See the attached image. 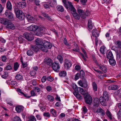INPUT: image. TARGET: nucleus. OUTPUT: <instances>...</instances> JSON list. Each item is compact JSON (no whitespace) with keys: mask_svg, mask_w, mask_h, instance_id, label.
<instances>
[{"mask_svg":"<svg viewBox=\"0 0 121 121\" xmlns=\"http://www.w3.org/2000/svg\"><path fill=\"white\" fill-rule=\"evenodd\" d=\"M78 92L81 94L82 95H85L86 94V92L84 91L83 89L82 88L78 87Z\"/></svg>","mask_w":121,"mask_h":121,"instance_id":"a878e982","label":"nucleus"},{"mask_svg":"<svg viewBox=\"0 0 121 121\" xmlns=\"http://www.w3.org/2000/svg\"><path fill=\"white\" fill-rule=\"evenodd\" d=\"M71 13L75 18L77 19H80V16L76 12V9L74 11H72Z\"/></svg>","mask_w":121,"mask_h":121,"instance_id":"f3484780","label":"nucleus"},{"mask_svg":"<svg viewBox=\"0 0 121 121\" xmlns=\"http://www.w3.org/2000/svg\"><path fill=\"white\" fill-rule=\"evenodd\" d=\"M80 77V74L79 73H77L75 76L74 77L75 79L76 80H77Z\"/></svg>","mask_w":121,"mask_h":121,"instance_id":"69168bd1","label":"nucleus"},{"mask_svg":"<svg viewBox=\"0 0 121 121\" xmlns=\"http://www.w3.org/2000/svg\"><path fill=\"white\" fill-rule=\"evenodd\" d=\"M12 121H22L21 119L19 117H15Z\"/></svg>","mask_w":121,"mask_h":121,"instance_id":"8fccbe9b","label":"nucleus"},{"mask_svg":"<svg viewBox=\"0 0 121 121\" xmlns=\"http://www.w3.org/2000/svg\"><path fill=\"white\" fill-rule=\"evenodd\" d=\"M62 2L64 6L67 9H69L71 12L76 9L71 2L66 1V0H62Z\"/></svg>","mask_w":121,"mask_h":121,"instance_id":"f03ea898","label":"nucleus"},{"mask_svg":"<svg viewBox=\"0 0 121 121\" xmlns=\"http://www.w3.org/2000/svg\"><path fill=\"white\" fill-rule=\"evenodd\" d=\"M94 24L92 23V21L91 20L88 21V27L90 29H92L94 26Z\"/></svg>","mask_w":121,"mask_h":121,"instance_id":"c85d7f7f","label":"nucleus"},{"mask_svg":"<svg viewBox=\"0 0 121 121\" xmlns=\"http://www.w3.org/2000/svg\"><path fill=\"white\" fill-rule=\"evenodd\" d=\"M86 103L89 104H90L92 103V98L90 95L89 94L86 95L84 97Z\"/></svg>","mask_w":121,"mask_h":121,"instance_id":"6e6552de","label":"nucleus"},{"mask_svg":"<svg viewBox=\"0 0 121 121\" xmlns=\"http://www.w3.org/2000/svg\"><path fill=\"white\" fill-rule=\"evenodd\" d=\"M72 87L74 90V91H78L77 86L75 84L73 83L72 85Z\"/></svg>","mask_w":121,"mask_h":121,"instance_id":"a18cd8bd","label":"nucleus"},{"mask_svg":"<svg viewBox=\"0 0 121 121\" xmlns=\"http://www.w3.org/2000/svg\"><path fill=\"white\" fill-rule=\"evenodd\" d=\"M117 114L118 115V119H120L121 117V109H120L118 112L117 113ZM121 121V119L120 120Z\"/></svg>","mask_w":121,"mask_h":121,"instance_id":"864d4df0","label":"nucleus"},{"mask_svg":"<svg viewBox=\"0 0 121 121\" xmlns=\"http://www.w3.org/2000/svg\"><path fill=\"white\" fill-rule=\"evenodd\" d=\"M37 26L35 25H34L33 27V28H32V31H36V32L37 30Z\"/></svg>","mask_w":121,"mask_h":121,"instance_id":"052dcab7","label":"nucleus"},{"mask_svg":"<svg viewBox=\"0 0 121 121\" xmlns=\"http://www.w3.org/2000/svg\"><path fill=\"white\" fill-rule=\"evenodd\" d=\"M117 46L119 48H121V42L119 41H117L116 43Z\"/></svg>","mask_w":121,"mask_h":121,"instance_id":"3c124183","label":"nucleus"},{"mask_svg":"<svg viewBox=\"0 0 121 121\" xmlns=\"http://www.w3.org/2000/svg\"><path fill=\"white\" fill-rule=\"evenodd\" d=\"M82 111L83 112L85 113L87 112V108L84 106L83 108Z\"/></svg>","mask_w":121,"mask_h":121,"instance_id":"774afa93","label":"nucleus"},{"mask_svg":"<svg viewBox=\"0 0 121 121\" xmlns=\"http://www.w3.org/2000/svg\"><path fill=\"white\" fill-rule=\"evenodd\" d=\"M4 15L10 20L13 21L14 20V15L12 13L8 10H7L4 13Z\"/></svg>","mask_w":121,"mask_h":121,"instance_id":"20e7f679","label":"nucleus"},{"mask_svg":"<svg viewBox=\"0 0 121 121\" xmlns=\"http://www.w3.org/2000/svg\"><path fill=\"white\" fill-rule=\"evenodd\" d=\"M98 31L96 29H93L92 32L93 36L95 37H97L99 36V34L97 33Z\"/></svg>","mask_w":121,"mask_h":121,"instance_id":"b1692460","label":"nucleus"},{"mask_svg":"<svg viewBox=\"0 0 121 121\" xmlns=\"http://www.w3.org/2000/svg\"><path fill=\"white\" fill-rule=\"evenodd\" d=\"M6 28L8 29L13 30L15 29V27L14 25L11 22L8 25H7Z\"/></svg>","mask_w":121,"mask_h":121,"instance_id":"a211bd4d","label":"nucleus"},{"mask_svg":"<svg viewBox=\"0 0 121 121\" xmlns=\"http://www.w3.org/2000/svg\"><path fill=\"white\" fill-rule=\"evenodd\" d=\"M47 79L48 81L50 82H52L53 80V78L51 76L48 77L47 78Z\"/></svg>","mask_w":121,"mask_h":121,"instance_id":"0e129e2a","label":"nucleus"},{"mask_svg":"<svg viewBox=\"0 0 121 121\" xmlns=\"http://www.w3.org/2000/svg\"><path fill=\"white\" fill-rule=\"evenodd\" d=\"M6 7L7 9L9 10H11L12 8V6L11 4L10 1H8L6 4Z\"/></svg>","mask_w":121,"mask_h":121,"instance_id":"e433bc0d","label":"nucleus"},{"mask_svg":"<svg viewBox=\"0 0 121 121\" xmlns=\"http://www.w3.org/2000/svg\"><path fill=\"white\" fill-rule=\"evenodd\" d=\"M88 0H80V2L82 4L85 5Z\"/></svg>","mask_w":121,"mask_h":121,"instance_id":"5fc2aeb1","label":"nucleus"},{"mask_svg":"<svg viewBox=\"0 0 121 121\" xmlns=\"http://www.w3.org/2000/svg\"><path fill=\"white\" fill-rule=\"evenodd\" d=\"M106 113L109 118L110 119L112 120V114L108 110H107Z\"/></svg>","mask_w":121,"mask_h":121,"instance_id":"72a5a7b5","label":"nucleus"},{"mask_svg":"<svg viewBox=\"0 0 121 121\" xmlns=\"http://www.w3.org/2000/svg\"><path fill=\"white\" fill-rule=\"evenodd\" d=\"M10 22V21L6 18H0V22L3 24L4 25H6L7 26V25H8Z\"/></svg>","mask_w":121,"mask_h":121,"instance_id":"2eb2a0df","label":"nucleus"},{"mask_svg":"<svg viewBox=\"0 0 121 121\" xmlns=\"http://www.w3.org/2000/svg\"><path fill=\"white\" fill-rule=\"evenodd\" d=\"M105 48V47L104 46H103L100 47L99 50L103 54L104 53Z\"/></svg>","mask_w":121,"mask_h":121,"instance_id":"49530a36","label":"nucleus"},{"mask_svg":"<svg viewBox=\"0 0 121 121\" xmlns=\"http://www.w3.org/2000/svg\"><path fill=\"white\" fill-rule=\"evenodd\" d=\"M74 69L77 71L80 70L81 69L80 66L78 65H77L75 66Z\"/></svg>","mask_w":121,"mask_h":121,"instance_id":"6e6d98bb","label":"nucleus"},{"mask_svg":"<svg viewBox=\"0 0 121 121\" xmlns=\"http://www.w3.org/2000/svg\"><path fill=\"white\" fill-rule=\"evenodd\" d=\"M92 85L94 91V92L96 91L97 89V87L96 84L95 83L93 82L92 83Z\"/></svg>","mask_w":121,"mask_h":121,"instance_id":"cd10ccee","label":"nucleus"},{"mask_svg":"<svg viewBox=\"0 0 121 121\" xmlns=\"http://www.w3.org/2000/svg\"><path fill=\"white\" fill-rule=\"evenodd\" d=\"M100 69L104 73H106L107 71V69L105 66L102 65H101L99 66Z\"/></svg>","mask_w":121,"mask_h":121,"instance_id":"7c9ffc66","label":"nucleus"},{"mask_svg":"<svg viewBox=\"0 0 121 121\" xmlns=\"http://www.w3.org/2000/svg\"><path fill=\"white\" fill-rule=\"evenodd\" d=\"M34 89L37 92H39L40 90V89L38 87H34Z\"/></svg>","mask_w":121,"mask_h":121,"instance_id":"bf43d9fd","label":"nucleus"},{"mask_svg":"<svg viewBox=\"0 0 121 121\" xmlns=\"http://www.w3.org/2000/svg\"><path fill=\"white\" fill-rule=\"evenodd\" d=\"M109 62L110 64L112 66H114L116 64V62L113 58L109 59Z\"/></svg>","mask_w":121,"mask_h":121,"instance_id":"393cba45","label":"nucleus"},{"mask_svg":"<svg viewBox=\"0 0 121 121\" xmlns=\"http://www.w3.org/2000/svg\"><path fill=\"white\" fill-rule=\"evenodd\" d=\"M78 83L80 86L82 87L86 88L87 86V82L85 79L83 81V82L81 80L79 81Z\"/></svg>","mask_w":121,"mask_h":121,"instance_id":"4468645a","label":"nucleus"},{"mask_svg":"<svg viewBox=\"0 0 121 121\" xmlns=\"http://www.w3.org/2000/svg\"><path fill=\"white\" fill-rule=\"evenodd\" d=\"M83 52L84 54V55L82 53H81V55L82 56V57L83 59L85 61H86V58H87L86 53L85 51L84 52Z\"/></svg>","mask_w":121,"mask_h":121,"instance_id":"2f4dec72","label":"nucleus"},{"mask_svg":"<svg viewBox=\"0 0 121 121\" xmlns=\"http://www.w3.org/2000/svg\"><path fill=\"white\" fill-rule=\"evenodd\" d=\"M50 112L54 117H56V111L53 109H52L50 110Z\"/></svg>","mask_w":121,"mask_h":121,"instance_id":"ea45409f","label":"nucleus"},{"mask_svg":"<svg viewBox=\"0 0 121 121\" xmlns=\"http://www.w3.org/2000/svg\"><path fill=\"white\" fill-rule=\"evenodd\" d=\"M47 79V78L46 76H44L41 79L42 82L43 83L45 82L46 80Z\"/></svg>","mask_w":121,"mask_h":121,"instance_id":"4d7b16f0","label":"nucleus"},{"mask_svg":"<svg viewBox=\"0 0 121 121\" xmlns=\"http://www.w3.org/2000/svg\"><path fill=\"white\" fill-rule=\"evenodd\" d=\"M77 11L80 16L83 18H85V12L81 9V7L78 5L76 7Z\"/></svg>","mask_w":121,"mask_h":121,"instance_id":"0eeeda50","label":"nucleus"},{"mask_svg":"<svg viewBox=\"0 0 121 121\" xmlns=\"http://www.w3.org/2000/svg\"><path fill=\"white\" fill-rule=\"evenodd\" d=\"M44 62L45 64L49 66L52 65L53 63L52 60L49 57H46L44 59Z\"/></svg>","mask_w":121,"mask_h":121,"instance_id":"9b49d317","label":"nucleus"},{"mask_svg":"<svg viewBox=\"0 0 121 121\" xmlns=\"http://www.w3.org/2000/svg\"><path fill=\"white\" fill-rule=\"evenodd\" d=\"M43 115L44 116H45L48 117H50V115L49 113L48 112H44L43 114Z\"/></svg>","mask_w":121,"mask_h":121,"instance_id":"e2e57ef3","label":"nucleus"},{"mask_svg":"<svg viewBox=\"0 0 121 121\" xmlns=\"http://www.w3.org/2000/svg\"><path fill=\"white\" fill-rule=\"evenodd\" d=\"M8 76V74L7 72H5L4 73V75L1 76V77L4 78H6Z\"/></svg>","mask_w":121,"mask_h":121,"instance_id":"de8ad7c7","label":"nucleus"},{"mask_svg":"<svg viewBox=\"0 0 121 121\" xmlns=\"http://www.w3.org/2000/svg\"><path fill=\"white\" fill-rule=\"evenodd\" d=\"M46 89L48 91H50L52 90V88L51 87L49 86H47L46 87Z\"/></svg>","mask_w":121,"mask_h":121,"instance_id":"338daca9","label":"nucleus"},{"mask_svg":"<svg viewBox=\"0 0 121 121\" xmlns=\"http://www.w3.org/2000/svg\"><path fill=\"white\" fill-rule=\"evenodd\" d=\"M39 48L37 47L36 45L35 46H34L31 45L30 46V49L32 51L35 52H37L39 51Z\"/></svg>","mask_w":121,"mask_h":121,"instance_id":"6ab92c4d","label":"nucleus"},{"mask_svg":"<svg viewBox=\"0 0 121 121\" xmlns=\"http://www.w3.org/2000/svg\"><path fill=\"white\" fill-rule=\"evenodd\" d=\"M78 92V91H74L73 94L78 99H82V97Z\"/></svg>","mask_w":121,"mask_h":121,"instance_id":"5701e85b","label":"nucleus"},{"mask_svg":"<svg viewBox=\"0 0 121 121\" xmlns=\"http://www.w3.org/2000/svg\"><path fill=\"white\" fill-rule=\"evenodd\" d=\"M52 68L55 71L58 72L60 69V66L59 64L56 62H54L52 64Z\"/></svg>","mask_w":121,"mask_h":121,"instance_id":"ddd939ff","label":"nucleus"},{"mask_svg":"<svg viewBox=\"0 0 121 121\" xmlns=\"http://www.w3.org/2000/svg\"><path fill=\"white\" fill-rule=\"evenodd\" d=\"M108 92H104L103 94V96L100 98L99 101L101 104L103 106L106 105L105 101L106 99H108Z\"/></svg>","mask_w":121,"mask_h":121,"instance_id":"7ed1b4c3","label":"nucleus"},{"mask_svg":"<svg viewBox=\"0 0 121 121\" xmlns=\"http://www.w3.org/2000/svg\"><path fill=\"white\" fill-rule=\"evenodd\" d=\"M27 121H36V120L34 116H31L29 117V120Z\"/></svg>","mask_w":121,"mask_h":121,"instance_id":"a19ab883","label":"nucleus"},{"mask_svg":"<svg viewBox=\"0 0 121 121\" xmlns=\"http://www.w3.org/2000/svg\"><path fill=\"white\" fill-rule=\"evenodd\" d=\"M37 27L36 31L37 33L39 34L44 33L45 29L44 27L40 26H37Z\"/></svg>","mask_w":121,"mask_h":121,"instance_id":"f8f14e48","label":"nucleus"},{"mask_svg":"<svg viewBox=\"0 0 121 121\" xmlns=\"http://www.w3.org/2000/svg\"><path fill=\"white\" fill-rule=\"evenodd\" d=\"M30 74L31 76H34L36 74V72L35 71L32 70L30 72Z\"/></svg>","mask_w":121,"mask_h":121,"instance_id":"680f3d73","label":"nucleus"},{"mask_svg":"<svg viewBox=\"0 0 121 121\" xmlns=\"http://www.w3.org/2000/svg\"><path fill=\"white\" fill-rule=\"evenodd\" d=\"M16 5L18 8L22 9L26 7V4L24 2H19L17 3Z\"/></svg>","mask_w":121,"mask_h":121,"instance_id":"9d476101","label":"nucleus"},{"mask_svg":"<svg viewBox=\"0 0 121 121\" xmlns=\"http://www.w3.org/2000/svg\"><path fill=\"white\" fill-rule=\"evenodd\" d=\"M12 65H8L4 68V70H10L12 69Z\"/></svg>","mask_w":121,"mask_h":121,"instance_id":"c03bdc74","label":"nucleus"},{"mask_svg":"<svg viewBox=\"0 0 121 121\" xmlns=\"http://www.w3.org/2000/svg\"><path fill=\"white\" fill-rule=\"evenodd\" d=\"M23 36L25 38L29 41H31L34 39L32 35L28 32H26L24 33Z\"/></svg>","mask_w":121,"mask_h":121,"instance_id":"423d86ee","label":"nucleus"},{"mask_svg":"<svg viewBox=\"0 0 121 121\" xmlns=\"http://www.w3.org/2000/svg\"><path fill=\"white\" fill-rule=\"evenodd\" d=\"M15 78L17 80H22L23 79L22 76L20 74H17L15 77Z\"/></svg>","mask_w":121,"mask_h":121,"instance_id":"f704fd0d","label":"nucleus"},{"mask_svg":"<svg viewBox=\"0 0 121 121\" xmlns=\"http://www.w3.org/2000/svg\"><path fill=\"white\" fill-rule=\"evenodd\" d=\"M67 75L66 72L65 71H61V77H64Z\"/></svg>","mask_w":121,"mask_h":121,"instance_id":"09e8293b","label":"nucleus"},{"mask_svg":"<svg viewBox=\"0 0 121 121\" xmlns=\"http://www.w3.org/2000/svg\"><path fill=\"white\" fill-rule=\"evenodd\" d=\"M63 42L64 43L66 46H69L71 45L70 44H69L67 42V39L65 38H64V39Z\"/></svg>","mask_w":121,"mask_h":121,"instance_id":"603ef678","label":"nucleus"},{"mask_svg":"<svg viewBox=\"0 0 121 121\" xmlns=\"http://www.w3.org/2000/svg\"><path fill=\"white\" fill-rule=\"evenodd\" d=\"M14 11L17 18L20 20H22L24 19L25 15L22 11L16 8H14Z\"/></svg>","mask_w":121,"mask_h":121,"instance_id":"f257e3e1","label":"nucleus"},{"mask_svg":"<svg viewBox=\"0 0 121 121\" xmlns=\"http://www.w3.org/2000/svg\"><path fill=\"white\" fill-rule=\"evenodd\" d=\"M72 63L70 60L66 59L64 61V65L65 69H69L71 66Z\"/></svg>","mask_w":121,"mask_h":121,"instance_id":"39448f33","label":"nucleus"},{"mask_svg":"<svg viewBox=\"0 0 121 121\" xmlns=\"http://www.w3.org/2000/svg\"><path fill=\"white\" fill-rule=\"evenodd\" d=\"M26 53L28 56H32L33 55V51L30 49L27 51Z\"/></svg>","mask_w":121,"mask_h":121,"instance_id":"c9c22d12","label":"nucleus"},{"mask_svg":"<svg viewBox=\"0 0 121 121\" xmlns=\"http://www.w3.org/2000/svg\"><path fill=\"white\" fill-rule=\"evenodd\" d=\"M41 47L40 48H39V49H41L42 51L43 52H47L48 51V49L46 48L45 47H44V46L43 44L42 45V46H41Z\"/></svg>","mask_w":121,"mask_h":121,"instance_id":"4c0bfd02","label":"nucleus"},{"mask_svg":"<svg viewBox=\"0 0 121 121\" xmlns=\"http://www.w3.org/2000/svg\"><path fill=\"white\" fill-rule=\"evenodd\" d=\"M107 58L110 59L113 58V54L111 51H108L106 53Z\"/></svg>","mask_w":121,"mask_h":121,"instance_id":"412c9836","label":"nucleus"},{"mask_svg":"<svg viewBox=\"0 0 121 121\" xmlns=\"http://www.w3.org/2000/svg\"><path fill=\"white\" fill-rule=\"evenodd\" d=\"M43 45L44 46V47L46 48L47 49L50 48L52 46L51 43L47 41H46L44 43H43Z\"/></svg>","mask_w":121,"mask_h":121,"instance_id":"aec40b11","label":"nucleus"},{"mask_svg":"<svg viewBox=\"0 0 121 121\" xmlns=\"http://www.w3.org/2000/svg\"><path fill=\"white\" fill-rule=\"evenodd\" d=\"M43 15L49 21L51 22L53 21V20L50 18V16L48 15V14L44 13L43 14Z\"/></svg>","mask_w":121,"mask_h":121,"instance_id":"c756f323","label":"nucleus"},{"mask_svg":"<svg viewBox=\"0 0 121 121\" xmlns=\"http://www.w3.org/2000/svg\"><path fill=\"white\" fill-rule=\"evenodd\" d=\"M96 112L100 113L103 115L104 114V111L100 108H98Z\"/></svg>","mask_w":121,"mask_h":121,"instance_id":"58836bf2","label":"nucleus"},{"mask_svg":"<svg viewBox=\"0 0 121 121\" xmlns=\"http://www.w3.org/2000/svg\"><path fill=\"white\" fill-rule=\"evenodd\" d=\"M48 99L51 101H53L54 100V98L53 96L50 95H48L47 96Z\"/></svg>","mask_w":121,"mask_h":121,"instance_id":"37998d69","label":"nucleus"},{"mask_svg":"<svg viewBox=\"0 0 121 121\" xmlns=\"http://www.w3.org/2000/svg\"><path fill=\"white\" fill-rule=\"evenodd\" d=\"M35 45L38 48H40L41 46H42V45L43 44V43L42 40L39 38H37L35 40Z\"/></svg>","mask_w":121,"mask_h":121,"instance_id":"1a4fd4ad","label":"nucleus"},{"mask_svg":"<svg viewBox=\"0 0 121 121\" xmlns=\"http://www.w3.org/2000/svg\"><path fill=\"white\" fill-rule=\"evenodd\" d=\"M24 107L21 106H17L15 108V110L17 113H20L23 110Z\"/></svg>","mask_w":121,"mask_h":121,"instance_id":"4be33fe9","label":"nucleus"},{"mask_svg":"<svg viewBox=\"0 0 121 121\" xmlns=\"http://www.w3.org/2000/svg\"><path fill=\"white\" fill-rule=\"evenodd\" d=\"M19 66V65L17 62L14 63L13 65V68L15 71H17Z\"/></svg>","mask_w":121,"mask_h":121,"instance_id":"473e14b6","label":"nucleus"},{"mask_svg":"<svg viewBox=\"0 0 121 121\" xmlns=\"http://www.w3.org/2000/svg\"><path fill=\"white\" fill-rule=\"evenodd\" d=\"M30 82H32V85L34 86H36L37 85V83L35 80H33L30 81Z\"/></svg>","mask_w":121,"mask_h":121,"instance_id":"13d9d810","label":"nucleus"},{"mask_svg":"<svg viewBox=\"0 0 121 121\" xmlns=\"http://www.w3.org/2000/svg\"><path fill=\"white\" fill-rule=\"evenodd\" d=\"M10 22V21L6 18H0V22L3 24L4 25H6L7 26V25H8Z\"/></svg>","mask_w":121,"mask_h":121,"instance_id":"dca6fc26","label":"nucleus"},{"mask_svg":"<svg viewBox=\"0 0 121 121\" xmlns=\"http://www.w3.org/2000/svg\"><path fill=\"white\" fill-rule=\"evenodd\" d=\"M43 6L45 8L47 9L50 8V6H51V7H53L54 5L53 4H52V5H50V4L48 5L47 4L45 3L43 4Z\"/></svg>","mask_w":121,"mask_h":121,"instance_id":"79ce46f5","label":"nucleus"},{"mask_svg":"<svg viewBox=\"0 0 121 121\" xmlns=\"http://www.w3.org/2000/svg\"><path fill=\"white\" fill-rule=\"evenodd\" d=\"M28 21L29 22L32 21L34 20V17L32 16L29 15H27L26 16Z\"/></svg>","mask_w":121,"mask_h":121,"instance_id":"bb28decb","label":"nucleus"}]
</instances>
